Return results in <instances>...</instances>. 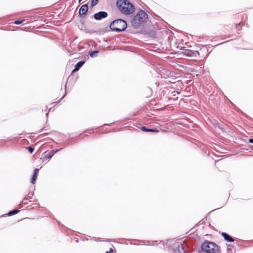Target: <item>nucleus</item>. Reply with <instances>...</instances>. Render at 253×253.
I'll list each match as a JSON object with an SVG mask.
<instances>
[{
  "instance_id": "nucleus-1",
  "label": "nucleus",
  "mask_w": 253,
  "mask_h": 253,
  "mask_svg": "<svg viewBox=\"0 0 253 253\" xmlns=\"http://www.w3.org/2000/svg\"><path fill=\"white\" fill-rule=\"evenodd\" d=\"M117 5L119 10L125 14H130L134 11V6L127 0H118Z\"/></svg>"
},
{
  "instance_id": "nucleus-2",
  "label": "nucleus",
  "mask_w": 253,
  "mask_h": 253,
  "mask_svg": "<svg viewBox=\"0 0 253 253\" xmlns=\"http://www.w3.org/2000/svg\"><path fill=\"white\" fill-rule=\"evenodd\" d=\"M147 17L148 15L145 11H139L131 21L132 26L135 28L138 27L146 21Z\"/></svg>"
},
{
  "instance_id": "nucleus-3",
  "label": "nucleus",
  "mask_w": 253,
  "mask_h": 253,
  "mask_svg": "<svg viewBox=\"0 0 253 253\" xmlns=\"http://www.w3.org/2000/svg\"><path fill=\"white\" fill-rule=\"evenodd\" d=\"M202 250L206 253H220L219 247L214 243L206 241L201 246Z\"/></svg>"
},
{
  "instance_id": "nucleus-4",
  "label": "nucleus",
  "mask_w": 253,
  "mask_h": 253,
  "mask_svg": "<svg viewBox=\"0 0 253 253\" xmlns=\"http://www.w3.org/2000/svg\"><path fill=\"white\" fill-rule=\"evenodd\" d=\"M127 27L126 22L123 19H117L113 21L110 25V28L116 32H122L126 30Z\"/></svg>"
},
{
  "instance_id": "nucleus-5",
  "label": "nucleus",
  "mask_w": 253,
  "mask_h": 253,
  "mask_svg": "<svg viewBox=\"0 0 253 253\" xmlns=\"http://www.w3.org/2000/svg\"><path fill=\"white\" fill-rule=\"evenodd\" d=\"M186 246V244L184 243L180 244L174 250L173 253H187Z\"/></svg>"
},
{
  "instance_id": "nucleus-6",
  "label": "nucleus",
  "mask_w": 253,
  "mask_h": 253,
  "mask_svg": "<svg viewBox=\"0 0 253 253\" xmlns=\"http://www.w3.org/2000/svg\"><path fill=\"white\" fill-rule=\"evenodd\" d=\"M107 16V13L105 11H100L94 15V18L97 20L106 18Z\"/></svg>"
},
{
  "instance_id": "nucleus-7",
  "label": "nucleus",
  "mask_w": 253,
  "mask_h": 253,
  "mask_svg": "<svg viewBox=\"0 0 253 253\" xmlns=\"http://www.w3.org/2000/svg\"><path fill=\"white\" fill-rule=\"evenodd\" d=\"M184 54L188 56H196L197 54H199L198 51H193L191 50H186L184 51Z\"/></svg>"
},
{
  "instance_id": "nucleus-8",
  "label": "nucleus",
  "mask_w": 253,
  "mask_h": 253,
  "mask_svg": "<svg viewBox=\"0 0 253 253\" xmlns=\"http://www.w3.org/2000/svg\"><path fill=\"white\" fill-rule=\"evenodd\" d=\"M88 10V6L87 4H84L83 5L80 10H79V13L81 15H83L86 14V12Z\"/></svg>"
},
{
  "instance_id": "nucleus-9",
  "label": "nucleus",
  "mask_w": 253,
  "mask_h": 253,
  "mask_svg": "<svg viewBox=\"0 0 253 253\" xmlns=\"http://www.w3.org/2000/svg\"><path fill=\"white\" fill-rule=\"evenodd\" d=\"M39 169H36L34 170V174L31 180V183L33 184H34L36 182V179L37 178V176L39 173Z\"/></svg>"
},
{
  "instance_id": "nucleus-10",
  "label": "nucleus",
  "mask_w": 253,
  "mask_h": 253,
  "mask_svg": "<svg viewBox=\"0 0 253 253\" xmlns=\"http://www.w3.org/2000/svg\"><path fill=\"white\" fill-rule=\"evenodd\" d=\"M85 63V62L84 61H81L79 62L75 67V69L73 70L72 72H75L78 71L80 68L82 67L84 64Z\"/></svg>"
},
{
  "instance_id": "nucleus-11",
  "label": "nucleus",
  "mask_w": 253,
  "mask_h": 253,
  "mask_svg": "<svg viewBox=\"0 0 253 253\" xmlns=\"http://www.w3.org/2000/svg\"><path fill=\"white\" fill-rule=\"evenodd\" d=\"M222 236L223 237L225 240L229 242H232L234 241V239L226 233H222Z\"/></svg>"
},
{
  "instance_id": "nucleus-12",
  "label": "nucleus",
  "mask_w": 253,
  "mask_h": 253,
  "mask_svg": "<svg viewBox=\"0 0 253 253\" xmlns=\"http://www.w3.org/2000/svg\"><path fill=\"white\" fill-rule=\"evenodd\" d=\"M141 129L142 131H146V132H158V131L155 129H148L145 126H143L141 127Z\"/></svg>"
},
{
  "instance_id": "nucleus-13",
  "label": "nucleus",
  "mask_w": 253,
  "mask_h": 253,
  "mask_svg": "<svg viewBox=\"0 0 253 253\" xmlns=\"http://www.w3.org/2000/svg\"><path fill=\"white\" fill-rule=\"evenodd\" d=\"M18 211H19L18 210H14L13 211H9L8 213V215H13V214H15L18 213Z\"/></svg>"
},
{
  "instance_id": "nucleus-14",
  "label": "nucleus",
  "mask_w": 253,
  "mask_h": 253,
  "mask_svg": "<svg viewBox=\"0 0 253 253\" xmlns=\"http://www.w3.org/2000/svg\"><path fill=\"white\" fill-rule=\"evenodd\" d=\"M98 51H91L89 53V55L90 57H93L98 53Z\"/></svg>"
},
{
  "instance_id": "nucleus-15",
  "label": "nucleus",
  "mask_w": 253,
  "mask_h": 253,
  "mask_svg": "<svg viewBox=\"0 0 253 253\" xmlns=\"http://www.w3.org/2000/svg\"><path fill=\"white\" fill-rule=\"evenodd\" d=\"M54 155V153L52 152H50L49 153H48L46 155V156L47 157V158L48 159H50Z\"/></svg>"
},
{
  "instance_id": "nucleus-16",
  "label": "nucleus",
  "mask_w": 253,
  "mask_h": 253,
  "mask_svg": "<svg viewBox=\"0 0 253 253\" xmlns=\"http://www.w3.org/2000/svg\"><path fill=\"white\" fill-rule=\"evenodd\" d=\"M24 21H25L24 20H16L14 22V24H16V25L20 24Z\"/></svg>"
},
{
  "instance_id": "nucleus-17",
  "label": "nucleus",
  "mask_w": 253,
  "mask_h": 253,
  "mask_svg": "<svg viewBox=\"0 0 253 253\" xmlns=\"http://www.w3.org/2000/svg\"><path fill=\"white\" fill-rule=\"evenodd\" d=\"M98 2V0H91V6H93L95 5Z\"/></svg>"
},
{
  "instance_id": "nucleus-18",
  "label": "nucleus",
  "mask_w": 253,
  "mask_h": 253,
  "mask_svg": "<svg viewBox=\"0 0 253 253\" xmlns=\"http://www.w3.org/2000/svg\"><path fill=\"white\" fill-rule=\"evenodd\" d=\"M28 149L31 153H32L34 151V149L31 146L28 147Z\"/></svg>"
},
{
  "instance_id": "nucleus-19",
  "label": "nucleus",
  "mask_w": 253,
  "mask_h": 253,
  "mask_svg": "<svg viewBox=\"0 0 253 253\" xmlns=\"http://www.w3.org/2000/svg\"><path fill=\"white\" fill-rule=\"evenodd\" d=\"M106 253H113V250L112 249H110V251L109 252L107 251Z\"/></svg>"
},
{
  "instance_id": "nucleus-20",
  "label": "nucleus",
  "mask_w": 253,
  "mask_h": 253,
  "mask_svg": "<svg viewBox=\"0 0 253 253\" xmlns=\"http://www.w3.org/2000/svg\"><path fill=\"white\" fill-rule=\"evenodd\" d=\"M249 142L250 143H253V138L249 139Z\"/></svg>"
},
{
  "instance_id": "nucleus-21",
  "label": "nucleus",
  "mask_w": 253,
  "mask_h": 253,
  "mask_svg": "<svg viewBox=\"0 0 253 253\" xmlns=\"http://www.w3.org/2000/svg\"><path fill=\"white\" fill-rule=\"evenodd\" d=\"M58 151V150H52L51 152H53L54 154Z\"/></svg>"
},
{
  "instance_id": "nucleus-22",
  "label": "nucleus",
  "mask_w": 253,
  "mask_h": 253,
  "mask_svg": "<svg viewBox=\"0 0 253 253\" xmlns=\"http://www.w3.org/2000/svg\"><path fill=\"white\" fill-rule=\"evenodd\" d=\"M82 0H79V2H81Z\"/></svg>"
}]
</instances>
